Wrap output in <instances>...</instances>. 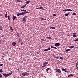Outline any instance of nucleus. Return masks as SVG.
<instances>
[{
    "label": "nucleus",
    "instance_id": "20e7f679",
    "mask_svg": "<svg viewBox=\"0 0 78 78\" xmlns=\"http://www.w3.org/2000/svg\"><path fill=\"white\" fill-rule=\"evenodd\" d=\"M62 11H72V10L70 9H67L63 10Z\"/></svg>",
    "mask_w": 78,
    "mask_h": 78
},
{
    "label": "nucleus",
    "instance_id": "aec40b11",
    "mask_svg": "<svg viewBox=\"0 0 78 78\" xmlns=\"http://www.w3.org/2000/svg\"><path fill=\"white\" fill-rule=\"evenodd\" d=\"M73 76V74H70L68 76V77H70L71 76Z\"/></svg>",
    "mask_w": 78,
    "mask_h": 78
},
{
    "label": "nucleus",
    "instance_id": "f704fd0d",
    "mask_svg": "<svg viewBox=\"0 0 78 78\" xmlns=\"http://www.w3.org/2000/svg\"><path fill=\"white\" fill-rule=\"evenodd\" d=\"M17 16H20V13H18L17 14Z\"/></svg>",
    "mask_w": 78,
    "mask_h": 78
},
{
    "label": "nucleus",
    "instance_id": "f257e3e1",
    "mask_svg": "<svg viewBox=\"0 0 78 78\" xmlns=\"http://www.w3.org/2000/svg\"><path fill=\"white\" fill-rule=\"evenodd\" d=\"M22 72L23 73L22 74V76H27V75H29V73L27 72L23 73V72Z\"/></svg>",
    "mask_w": 78,
    "mask_h": 78
},
{
    "label": "nucleus",
    "instance_id": "6e6d98bb",
    "mask_svg": "<svg viewBox=\"0 0 78 78\" xmlns=\"http://www.w3.org/2000/svg\"><path fill=\"white\" fill-rule=\"evenodd\" d=\"M23 43L22 42V43H21V45H23Z\"/></svg>",
    "mask_w": 78,
    "mask_h": 78
},
{
    "label": "nucleus",
    "instance_id": "58836bf2",
    "mask_svg": "<svg viewBox=\"0 0 78 78\" xmlns=\"http://www.w3.org/2000/svg\"><path fill=\"white\" fill-rule=\"evenodd\" d=\"M8 76H9L8 74H6V76H5V77L7 78V77H8Z\"/></svg>",
    "mask_w": 78,
    "mask_h": 78
},
{
    "label": "nucleus",
    "instance_id": "a878e982",
    "mask_svg": "<svg viewBox=\"0 0 78 78\" xmlns=\"http://www.w3.org/2000/svg\"><path fill=\"white\" fill-rule=\"evenodd\" d=\"M69 14V13H68L67 14H65V16H68Z\"/></svg>",
    "mask_w": 78,
    "mask_h": 78
},
{
    "label": "nucleus",
    "instance_id": "b1692460",
    "mask_svg": "<svg viewBox=\"0 0 78 78\" xmlns=\"http://www.w3.org/2000/svg\"><path fill=\"white\" fill-rule=\"evenodd\" d=\"M26 14V13H25V12H23L21 13L22 15H24V14Z\"/></svg>",
    "mask_w": 78,
    "mask_h": 78
},
{
    "label": "nucleus",
    "instance_id": "cd10ccee",
    "mask_svg": "<svg viewBox=\"0 0 78 78\" xmlns=\"http://www.w3.org/2000/svg\"><path fill=\"white\" fill-rule=\"evenodd\" d=\"M5 17L7 18V12H6V14L5 15Z\"/></svg>",
    "mask_w": 78,
    "mask_h": 78
},
{
    "label": "nucleus",
    "instance_id": "f03ea898",
    "mask_svg": "<svg viewBox=\"0 0 78 78\" xmlns=\"http://www.w3.org/2000/svg\"><path fill=\"white\" fill-rule=\"evenodd\" d=\"M27 16H25L22 19V21H23V23H25V22H26V19L27 18Z\"/></svg>",
    "mask_w": 78,
    "mask_h": 78
},
{
    "label": "nucleus",
    "instance_id": "338daca9",
    "mask_svg": "<svg viewBox=\"0 0 78 78\" xmlns=\"http://www.w3.org/2000/svg\"><path fill=\"white\" fill-rule=\"evenodd\" d=\"M68 36H69V35H68Z\"/></svg>",
    "mask_w": 78,
    "mask_h": 78
},
{
    "label": "nucleus",
    "instance_id": "052dcab7",
    "mask_svg": "<svg viewBox=\"0 0 78 78\" xmlns=\"http://www.w3.org/2000/svg\"><path fill=\"white\" fill-rule=\"evenodd\" d=\"M32 5H34V4H32Z\"/></svg>",
    "mask_w": 78,
    "mask_h": 78
},
{
    "label": "nucleus",
    "instance_id": "4be33fe9",
    "mask_svg": "<svg viewBox=\"0 0 78 78\" xmlns=\"http://www.w3.org/2000/svg\"><path fill=\"white\" fill-rule=\"evenodd\" d=\"M78 41V38L77 39H76L75 40H74V42H76V41Z\"/></svg>",
    "mask_w": 78,
    "mask_h": 78
},
{
    "label": "nucleus",
    "instance_id": "e2e57ef3",
    "mask_svg": "<svg viewBox=\"0 0 78 78\" xmlns=\"http://www.w3.org/2000/svg\"><path fill=\"white\" fill-rule=\"evenodd\" d=\"M42 5H44V4H42Z\"/></svg>",
    "mask_w": 78,
    "mask_h": 78
},
{
    "label": "nucleus",
    "instance_id": "f3484780",
    "mask_svg": "<svg viewBox=\"0 0 78 78\" xmlns=\"http://www.w3.org/2000/svg\"><path fill=\"white\" fill-rule=\"evenodd\" d=\"M74 48V46H70L69 47V48Z\"/></svg>",
    "mask_w": 78,
    "mask_h": 78
},
{
    "label": "nucleus",
    "instance_id": "2eb2a0df",
    "mask_svg": "<svg viewBox=\"0 0 78 78\" xmlns=\"http://www.w3.org/2000/svg\"><path fill=\"white\" fill-rule=\"evenodd\" d=\"M16 16H13L12 17V19H13V20H14L15 19H16Z\"/></svg>",
    "mask_w": 78,
    "mask_h": 78
},
{
    "label": "nucleus",
    "instance_id": "e433bc0d",
    "mask_svg": "<svg viewBox=\"0 0 78 78\" xmlns=\"http://www.w3.org/2000/svg\"><path fill=\"white\" fill-rule=\"evenodd\" d=\"M76 14L75 13H73L72 14V15H73L74 16H75V15H76Z\"/></svg>",
    "mask_w": 78,
    "mask_h": 78
},
{
    "label": "nucleus",
    "instance_id": "c85d7f7f",
    "mask_svg": "<svg viewBox=\"0 0 78 78\" xmlns=\"http://www.w3.org/2000/svg\"><path fill=\"white\" fill-rule=\"evenodd\" d=\"M78 62H77L76 64V67H77V66H78Z\"/></svg>",
    "mask_w": 78,
    "mask_h": 78
},
{
    "label": "nucleus",
    "instance_id": "423d86ee",
    "mask_svg": "<svg viewBox=\"0 0 78 78\" xmlns=\"http://www.w3.org/2000/svg\"><path fill=\"white\" fill-rule=\"evenodd\" d=\"M39 19L42 20H46V19L43 18L42 17L40 16L39 17Z\"/></svg>",
    "mask_w": 78,
    "mask_h": 78
},
{
    "label": "nucleus",
    "instance_id": "ddd939ff",
    "mask_svg": "<svg viewBox=\"0 0 78 78\" xmlns=\"http://www.w3.org/2000/svg\"><path fill=\"white\" fill-rule=\"evenodd\" d=\"M50 29H55V28L53 26L50 27Z\"/></svg>",
    "mask_w": 78,
    "mask_h": 78
},
{
    "label": "nucleus",
    "instance_id": "a18cd8bd",
    "mask_svg": "<svg viewBox=\"0 0 78 78\" xmlns=\"http://www.w3.org/2000/svg\"><path fill=\"white\" fill-rule=\"evenodd\" d=\"M0 78H2V74H0Z\"/></svg>",
    "mask_w": 78,
    "mask_h": 78
},
{
    "label": "nucleus",
    "instance_id": "72a5a7b5",
    "mask_svg": "<svg viewBox=\"0 0 78 78\" xmlns=\"http://www.w3.org/2000/svg\"><path fill=\"white\" fill-rule=\"evenodd\" d=\"M41 41H45V40H44L43 39H41Z\"/></svg>",
    "mask_w": 78,
    "mask_h": 78
},
{
    "label": "nucleus",
    "instance_id": "5701e85b",
    "mask_svg": "<svg viewBox=\"0 0 78 78\" xmlns=\"http://www.w3.org/2000/svg\"><path fill=\"white\" fill-rule=\"evenodd\" d=\"M19 39H20L19 40V42H21V41H22V40L20 38H19Z\"/></svg>",
    "mask_w": 78,
    "mask_h": 78
},
{
    "label": "nucleus",
    "instance_id": "8fccbe9b",
    "mask_svg": "<svg viewBox=\"0 0 78 78\" xmlns=\"http://www.w3.org/2000/svg\"><path fill=\"white\" fill-rule=\"evenodd\" d=\"M53 57H54V58H56V57L55 55H54Z\"/></svg>",
    "mask_w": 78,
    "mask_h": 78
},
{
    "label": "nucleus",
    "instance_id": "c756f323",
    "mask_svg": "<svg viewBox=\"0 0 78 78\" xmlns=\"http://www.w3.org/2000/svg\"><path fill=\"white\" fill-rule=\"evenodd\" d=\"M3 28H2V27L1 26H0V30H1Z\"/></svg>",
    "mask_w": 78,
    "mask_h": 78
},
{
    "label": "nucleus",
    "instance_id": "69168bd1",
    "mask_svg": "<svg viewBox=\"0 0 78 78\" xmlns=\"http://www.w3.org/2000/svg\"><path fill=\"white\" fill-rule=\"evenodd\" d=\"M0 42H1V41H0Z\"/></svg>",
    "mask_w": 78,
    "mask_h": 78
},
{
    "label": "nucleus",
    "instance_id": "864d4df0",
    "mask_svg": "<svg viewBox=\"0 0 78 78\" xmlns=\"http://www.w3.org/2000/svg\"><path fill=\"white\" fill-rule=\"evenodd\" d=\"M12 72H13L12 71L11 72V73H10V74H12Z\"/></svg>",
    "mask_w": 78,
    "mask_h": 78
},
{
    "label": "nucleus",
    "instance_id": "dca6fc26",
    "mask_svg": "<svg viewBox=\"0 0 78 78\" xmlns=\"http://www.w3.org/2000/svg\"><path fill=\"white\" fill-rule=\"evenodd\" d=\"M9 28H10L11 30V31H13V29L12 28V27H11V26H9Z\"/></svg>",
    "mask_w": 78,
    "mask_h": 78
},
{
    "label": "nucleus",
    "instance_id": "9d476101",
    "mask_svg": "<svg viewBox=\"0 0 78 78\" xmlns=\"http://www.w3.org/2000/svg\"><path fill=\"white\" fill-rule=\"evenodd\" d=\"M51 48H55V49H56V50H57V49H58V48H56V47H53L52 45H51Z\"/></svg>",
    "mask_w": 78,
    "mask_h": 78
},
{
    "label": "nucleus",
    "instance_id": "a211bd4d",
    "mask_svg": "<svg viewBox=\"0 0 78 78\" xmlns=\"http://www.w3.org/2000/svg\"><path fill=\"white\" fill-rule=\"evenodd\" d=\"M47 64H48V62H44V63H43V65H45L46 66H47Z\"/></svg>",
    "mask_w": 78,
    "mask_h": 78
},
{
    "label": "nucleus",
    "instance_id": "4c0bfd02",
    "mask_svg": "<svg viewBox=\"0 0 78 78\" xmlns=\"http://www.w3.org/2000/svg\"><path fill=\"white\" fill-rule=\"evenodd\" d=\"M25 6H23L21 7V8H25Z\"/></svg>",
    "mask_w": 78,
    "mask_h": 78
},
{
    "label": "nucleus",
    "instance_id": "393cba45",
    "mask_svg": "<svg viewBox=\"0 0 78 78\" xmlns=\"http://www.w3.org/2000/svg\"><path fill=\"white\" fill-rule=\"evenodd\" d=\"M47 39H51V38L50 37H47Z\"/></svg>",
    "mask_w": 78,
    "mask_h": 78
},
{
    "label": "nucleus",
    "instance_id": "473e14b6",
    "mask_svg": "<svg viewBox=\"0 0 78 78\" xmlns=\"http://www.w3.org/2000/svg\"><path fill=\"white\" fill-rule=\"evenodd\" d=\"M45 66H46V65H43L42 66V67L43 68H44V67H45Z\"/></svg>",
    "mask_w": 78,
    "mask_h": 78
},
{
    "label": "nucleus",
    "instance_id": "ea45409f",
    "mask_svg": "<svg viewBox=\"0 0 78 78\" xmlns=\"http://www.w3.org/2000/svg\"><path fill=\"white\" fill-rule=\"evenodd\" d=\"M3 66V64H0V67H1V66Z\"/></svg>",
    "mask_w": 78,
    "mask_h": 78
},
{
    "label": "nucleus",
    "instance_id": "603ef678",
    "mask_svg": "<svg viewBox=\"0 0 78 78\" xmlns=\"http://www.w3.org/2000/svg\"><path fill=\"white\" fill-rule=\"evenodd\" d=\"M55 58H56L57 59H59V57H56Z\"/></svg>",
    "mask_w": 78,
    "mask_h": 78
},
{
    "label": "nucleus",
    "instance_id": "79ce46f5",
    "mask_svg": "<svg viewBox=\"0 0 78 78\" xmlns=\"http://www.w3.org/2000/svg\"><path fill=\"white\" fill-rule=\"evenodd\" d=\"M8 75H9V76H10V75H11V73H9L8 74Z\"/></svg>",
    "mask_w": 78,
    "mask_h": 78
},
{
    "label": "nucleus",
    "instance_id": "39448f33",
    "mask_svg": "<svg viewBox=\"0 0 78 78\" xmlns=\"http://www.w3.org/2000/svg\"><path fill=\"white\" fill-rule=\"evenodd\" d=\"M60 45V43H57L55 44V45L56 47H58V46H59Z\"/></svg>",
    "mask_w": 78,
    "mask_h": 78
},
{
    "label": "nucleus",
    "instance_id": "4d7b16f0",
    "mask_svg": "<svg viewBox=\"0 0 78 78\" xmlns=\"http://www.w3.org/2000/svg\"><path fill=\"white\" fill-rule=\"evenodd\" d=\"M2 14H1L0 13V17H2Z\"/></svg>",
    "mask_w": 78,
    "mask_h": 78
},
{
    "label": "nucleus",
    "instance_id": "f8f14e48",
    "mask_svg": "<svg viewBox=\"0 0 78 78\" xmlns=\"http://www.w3.org/2000/svg\"><path fill=\"white\" fill-rule=\"evenodd\" d=\"M30 2H31V1H27L26 2V3L27 4H29V3H30Z\"/></svg>",
    "mask_w": 78,
    "mask_h": 78
},
{
    "label": "nucleus",
    "instance_id": "5fc2aeb1",
    "mask_svg": "<svg viewBox=\"0 0 78 78\" xmlns=\"http://www.w3.org/2000/svg\"><path fill=\"white\" fill-rule=\"evenodd\" d=\"M20 16H22V13H20Z\"/></svg>",
    "mask_w": 78,
    "mask_h": 78
},
{
    "label": "nucleus",
    "instance_id": "6e6552de",
    "mask_svg": "<svg viewBox=\"0 0 78 78\" xmlns=\"http://www.w3.org/2000/svg\"><path fill=\"white\" fill-rule=\"evenodd\" d=\"M62 70L63 71H64V72H67V73H68V71H67L66 70V69H64V68L62 69Z\"/></svg>",
    "mask_w": 78,
    "mask_h": 78
},
{
    "label": "nucleus",
    "instance_id": "4468645a",
    "mask_svg": "<svg viewBox=\"0 0 78 78\" xmlns=\"http://www.w3.org/2000/svg\"><path fill=\"white\" fill-rule=\"evenodd\" d=\"M71 49H66V52H67H67H68V51H69Z\"/></svg>",
    "mask_w": 78,
    "mask_h": 78
},
{
    "label": "nucleus",
    "instance_id": "0e129e2a",
    "mask_svg": "<svg viewBox=\"0 0 78 78\" xmlns=\"http://www.w3.org/2000/svg\"><path fill=\"white\" fill-rule=\"evenodd\" d=\"M77 45H78V43H77Z\"/></svg>",
    "mask_w": 78,
    "mask_h": 78
},
{
    "label": "nucleus",
    "instance_id": "37998d69",
    "mask_svg": "<svg viewBox=\"0 0 78 78\" xmlns=\"http://www.w3.org/2000/svg\"><path fill=\"white\" fill-rule=\"evenodd\" d=\"M3 75L4 76H6V73H4V74H3Z\"/></svg>",
    "mask_w": 78,
    "mask_h": 78
},
{
    "label": "nucleus",
    "instance_id": "49530a36",
    "mask_svg": "<svg viewBox=\"0 0 78 78\" xmlns=\"http://www.w3.org/2000/svg\"><path fill=\"white\" fill-rule=\"evenodd\" d=\"M27 4H26L24 5V7H25L26 6H27Z\"/></svg>",
    "mask_w": 78,
    "mask_h": 78
},
{
    "label": "nucleus",
    "instance_id": "680f3d73",
    "mask_svg": "<svg viewBox=\"0 0 78 78\" xmlns=\"http://www.w3.org/2000/svg\"><path fill=\"white\" fill-rule=\"evenodd\" d=\"M2 58H5V56H2Z\"/></svg>",
    "mask_w": 78,
    "mask_h": 78
},
{
    "label": "nucleus",
    "instance_id": "09e8293b",
    "mask_svg": "<svg viewBox=\"0 0 78 78\" xmlns=\"http://www.w3.org/2000/svg\"><path fill=\"white\" fill-rule=\"evenodd\" d=\"M36 9H40V7L39 8H36Z\"/></svg>",
    "mask_w": 78,
    "mask_h": 78
},
{
    "label": "nucleus",
    "instance_id": "2f4dec72",
    "mask_svg": "<svg viewBox=\"0 0 78 78\" xmlns=\"http://www.w3.org/2000/svg\"><path fill=\"white\" fill-rule=\"evenodd\" d=\"M17 36H18V37H19V33H17Z\"/></svg>",
    "mask_w": 78,
    "mask_h": 78
},
{
    "label": "nucleus",
    "instance_id": "3c124183",
    "mask_svg": "<svg viewBox=\"0 0 78 78\" xmlns=\"http://www.w3.org/2000/svg\"><path fill=\"white\" fill-rule=\"evenodd\" d=\"M1 37H4V35H2V36H1Z\"/></svg>",
    "mask_w": 78,
    "mask_h": 78
},
{
    "label": "nucleus",
    "instance_id": "7ed1b4c3",
    "mask_svg": "<svg viewBox=\"0 0 78 78\" xmlns=\"http://www.w3.org/2000/svg\"><path fill=\"white\" fill-rule=\"evenodd\" d=\"M55 72H57L58 73H59L61 72V70L59 69H55Z\"/></svg>",
    "mask_w": 78,
    "mask_h": 78
},
{
    "label": "nucleus",
    "instance_id": "6ab92c4d",
    "mask_svg": "<svg viewBox=\"0 0 78 78\" xmlns=\"http://www.w3.org/2000/svg\"><path fill=\"white\" fill-rule=\"evenodd\" d=\"M12 45L13 46H15L16 45V42H13L12 43Z\"/></svg>",
    "mask_w": 78,
    "mask_h": 78
},
{
    "label": "nucleus",
    "instance_id": "bb28decb",
    "mask_svg": "<svg viewBox=\"0 0 78 78\" xmlns=\"http://www.w3.org/2000/svg\"><path fill=\"white\" fill-rule=\"evenodd\" d=\"M59 58L60 59H61L62 60H63L64 59V58H63L62 57H60Z\"/></svg>",
    "mask_w": 78,
    "mask_h": 78
},
{
    "label": "nucleus",
    "instance_id": "13d9d810",
    "mask_svg": "<svg viewBox=\"0 0 78 78\" xmlns=\"http://www.w3.org/2000/svg\"><path fill=\"white\" fill-rule=\"evenodd\" d=\"M17 2H20V1L19 0H18L17 1Z\"/></svg>",
    "mask_w": 78,
    "mask_h": 78
},
{
    "label": "nucleus",
    "instance_id": "bf43d9fd",
    "mask_svg": "<svg viewBox=\"0 0 78 78\" xmlns=\"http://www.w3.org/2000/svg\"><path fill=\"white\" fill-rule=\"evenodd\" d=\"M20 2H22V1H20Z\"/></svg>",
    "mask_w": 78,
    "mask_h": 78
},
{
    "label": "nucleus",
    "instance_id": "412c9836",
    "mask_svg": "<svg viewBox=\"0 0 78 78\" xmlns=\"http://www.w3.org/2000/svg\"><path fill=\"white\" fill-rule=\"evenodd\" d=\"M7 17H8V20H9H9H10V19L9 18V15H8L7 16Z\"/></svg>",
    "mask_w": 78,
    "mask_h": 78
},
{
    "label": "nucleus",
    "instance_id": "1a4fd4ad",
    "mask_svg": "<svg viewBox=\"0 0 78 78\" xmlns=\"http://www.w3.org/2000/svg\"><path fill=\"white\" fill-rule=\"evenodd\" d=\"M40 9H42V10H43V11H45V9L43 8V7L42 6L40 7Z\"/></svg>",
    "mask_w": 78,
    "mask_h": 78
},
{
    "label": "nucleus",
    "instance_id": "c9c22d12",
    "mask_svg": "<svg viewBox=\"0 0 78 78\" xmlns=\"http://www.w3.org/2000/svg\"><path fill=\"white\" fill-rule=\"evenodd\" d=\"M73 36L74 37H77V36H76L75 35H73Z\"/></svg>",
    "mask_w": 78,
    "mask_h": 78
},
{
    "label": "nucleus",
    "instance_id": "9b49d317",
    "mask_svg": "<svg viewBox=\"0 0 78 78\" xmlns=\"http://www.w3.org/2000/svg\"><path fill=\"white\" fill-rule=\"evenodd\" d=\"M50 50V48H49L48 49H46L44 50V51H48Z\"/></svg>",
    "mask_w": 78,
    "mask_h": 78
},
{
    "label": "nucleus",
    "instance_id": "7c9ffc66",
    "mask_svg": "<svg viewBox=\"0 0 78 78\" xmlns=\"http://www.w3.org/2000/svg\"><path fill=\"white\" fill-rule=\"evenodd\" d=\"M0 73H2L3 72V70L2 69H0Z\"/></svg>",
    "mask_w": 78,
    "mask_h": 78
},
{
    "label": "nucleus",
    "instance_id": "c03bdc74",
    "mask_svg": "<svg viewBox=\"0 0 78 78\" xmlns=\"http://www.w3.org/2000/svg\"><path fill=\"white\" fill-rule=\"evenodd\" d=\"M73 35H75V34H76V33H73Z\"/></svg>",
    "mask_w": 78,
    "mask_h": 78
},
{
    "label": "nucleus",
    "instance_id": "a19ab883",
    "mask_svg": "<svg viewBox=\"0 0 78 78\" xmlns=\"http://www.w3.org/2000/svg\"><path fill=\"white\" fill-rule=\"evenodd\" d=\"M49 70V68H48L46 69V71H48Z\"/></svg>",
    "mask_w": 78,
    "mask_h": 78
},
{
    "label": "nucleus",
    "instance_id": "0eeeda50",
    "mask_svg": "<svg viewBox=\"0 0 78 78\" xmlns=\"http://www.w3.org/2000/svg\"><path fill=\"white\" fill-rule=\"evenodd\" d=\"M21 11H24L25 13H29V12L25 10H22Z\"/></svg>",
    "mask_w": 78,
    "mask_h": 78
},
{
    "label": "nucleus",
    "instance_id": "de8ad7c7",
    "mask_svg": "<svg viewBox=\"0 0 78 78\" xmlns=\"http://www.w3.org/2000/svg\"><path fill=\"white\" fill-rule=\"evenodd\" d=\"M53 16H56V14H53Z\"/></svg>",
    "mask_w": 78,
    "mask_h": 78
}]
</instances>
